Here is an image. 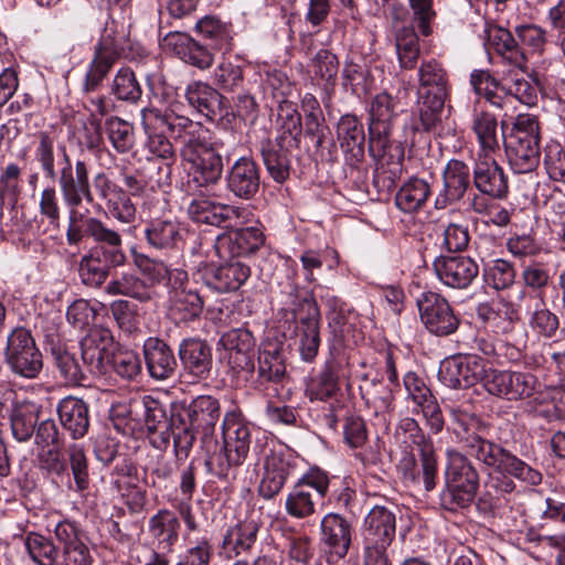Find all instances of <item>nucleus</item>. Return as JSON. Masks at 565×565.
Wrapping results in <instances>:
<instances>
[{
    "mask_svg": "<svg viewBox=\"0 0 565 565\" xmlns=\"http://www.w3.org/2000/svg\"><path fill=\"white\" fill-rule=\"evenodd\" d=\"M337 134L342 150L355 161H361L365 143L363 124L353 115H344L338 122Z\"/></svg>",
    "mask_w": 565,
    "mask_h": 565,
    "instance_id": "4c0bfd02",
    "label": "nucleus"
},
{
    "mask_svg": "<svg viewBox=\"0 0 565 565\" xmlns=\"http://www.w3.org/2000/svg\"><path fill=\"white\" fill-rule=\"evenodd\" d=\"M220 344L228 352L227 359L233 370L247 373L255 371L253 358L256 341L249 330L232 329L221 337Z\"/></svg>",
    "mask_w": 565,
    "mask_h": 565,
    "instance_id": "4be33fe9",
    "label": "nucleus"
},
{
    "mask_svg": "<svg viewBox=\"0 0 565 565\" xmlns=\"http://www.w3.org/2000/svg\"><path fill=\"white\" fill-rule=\"evenodd\" d=\"M395 46L402 68L413 70L420 54L419 40L413 28L404 26L397 31Z\"/></svg>",
    "mask_w": 565,
    "mask_h": 565,
    "instance_id": "3c124183",
    "label": "nucleus"
},
{
    "mask_svg": "<svg viewBox=\"0 0 565 565\" xmlns=\"http://www.w3.org/2000/svg\"><path fill=\"white\" fill-rule=\"evenodd\" d=\"M51 354L63 380L67 384H81L84 379V372L75 354L60 343L51 347Z\"/></svg>",
    "mask_w": 565,
    "mask_h": 565,
    "instance_id": "603ef678",
    "label": "nucleus"
},
{
    "mask_svg": "<svg viewBox=\"0 0 565 565\" xmlns=\"http://www.w3.org/2000/svg\"><path fill=\"white\" fill-rule=\"evenodd\" d=\"M470 186V169L460 160L448 161L443 172V190L437 206H446L461 200Z\"/></svg>",
    "mask_w": 565,
    "mask_h": 565,
    "instance_id": "c756f323",
    "label": "nucleus"
},
{
    "mask_svg": "<svg viewBox=\"0 0 565 565\" xmlns=\"http://www.w3.org/2000/svg\"><path fill=\"white\" fill-rule=\"evenodd\" d=\"M396 103L387 93L377 94L370 107L369 135L384 136L392 134L393 121L397 117Z\"/></svg>",
    "mask_w": 565,
    "mask_h": 565,
    "instance_id": "ea45409f",
    "label": "nucleus"
},
{
    "mask_svg": "<svg viewBox=\"0 0 565 565\" xmlns=\"http://www.w3.org/2000/svg\"><path fill=\"white\" fill-rule=\"evenodd\" d=\"M249 276V267L235 260L207 269L204 275V284L221 294L232 292L238 290Z\"/></svg>",
    "mask_w": 565,
    "mask_h": 565,
    "instance_id": "c85d7f7f",
    "label": "nucleus"
},
{
    "mask_svg": "<svg viewBox=\"0 0 565 565\" xmlns=\"http://www.w3.org/2000/svg\"><path fill=\"white\" fill-rule=\"evenodd\" d=\"M481 383L490 395L509 402L530 398L540 386L532 373L497 369L487 370Z\"/></svg>",
    "mask_w": 565,
    "mask_h": 565,
    "instance_id": "ddd939ff",
    "label": "nucleus"
},
{
    "mask_svg": "<svg viewBox=\"0 0 565 565\" xmlns=\"http://www.w3.org/2000/svg\"><path fill=\"white\" fill-rule=\"evenodd\" d=\"M145 236L149 246L159 250L177 249L183 241L180 223L171 217L151 220L145 230Z\"/></svg>",
    "mask_w": 565,
    "mask_h": 565,
    "instance_id": "c9c22d12",
    "label": "nucleus"
},
{
    "mask_svg": "<svg viewBox=\"0 0 565 565\" xmlns=\"http://www.w3.org/2000/svg\"><path fill=\"white\" fill-rule=\"evenodd\" d=\"M54 537L61 548V565H93L94 557L85 531L74 521H60Z\"/></svg>",
    "mask_w": 565,
    "mask_h": 565,
    "instance_id": "f3484780",
    "label": "nucleus"
},
{
    "mask_svg": "<svg viewBox=\"0 0 565 565\" xmlns=\"http://www.w3.org/2000/svg\"><path fill=\"white\" fill-rule=\"evenodd\" d=\"M164 45L184 63L200 70H206L213 64V53L205 45L185 33H169L164 38Z\"/></svg>",
    "mask_w": 565,
    "mask_h": 565,
    "instance_id": "bb28decb",
    "label": "nucleus"
},
{
    "mask_svg": "<svg viewBox=\"0 0 565 565\" xmlns=\"http://www.w3.org/2000/svg\"><path fill=\"white\" fill-rule=\"evenodd\" d=\"M258 377L265 382H278L286 373L282 347L278 342H265L258 352Z\"/></svg>",
    "mask_w": 565,
    "mask_h": 565,
    "instance_id": "79ce46f5",
    "label": "nucleus"
},
{
    "mask_svg": "<svg viewBox=\"0 0 565 565\" xmlns=\"http://www.w3.org/2000/svg\"><path fill=\"white\" fill-rule=\"evenodd\" d=\"M189 104L209 119H213L221 110V95L206 83L194 82L185 92Z\"/></svg>",
    "mask_w": 565,
    "mask_h": 565,
    "instance_id": "a18cd8bd",
    "label": "nucleus"
},
{
    "mask_svg": "<svg viewBox=\"0 0 565 565\" xmlns=\"http://www.w3.org/2000/svg\"><path fill=\"white\" fill-rule=\"evenodd\" d=\"M113 94L120 100L135 103L142 94L141 87L136 79L135 73L128 68H120L111 85Z\"/></svg>",
    "mask_w": 565,
    "mask_h": 565,
    "instance_id": "13d9d810",
    "label": "nucleus"
},
{
    "mask_svg": "<svg viewBox=\"0 0 565 565\" xmlns=\"http://www.w3.org/2000/svg\"><path fill=\"white\" fill-rule=\"evenodd\" d=\"M260 524L254 519L239 521L230 527L223 539V548L235 555L250 552L257 542Z\"/></svg>",
    "mask_w": 565,
    "mask_h": 565,
    "instance_id": "a19ab883",
    "label": "nucleus"
},
{
    "mask_svg": "<svg viewBox=\"0 0 565 565\" xmlns=\"http://www.w3.org/2000/svg\"><path fill=\"white\" fill-rule=\"evenodd\" d=\"M237 213L236 207L222 204L205 195L193 198L188 205V215L193 222L212 226H221L233 215H238Z\"/></svg>",
    "mask_w": 565,
    "mask_h": 565,
    "instance_id": "f704fd0d",
    "label": "nucleus"
},
{
    "mask_svg": "<svg viewBox=\"0 0 565 565\" xmlns=\"http://www.w3.org/2000/svg\"><path fill=\"white\" fill-rule=\"evenodd\" d=\"M39 409L30 403L17 404L10 414L11 430L18 441H26L34 434Z\"/></svg>",
    "mask_w": 565,
    "mask_h": 565,
    "instance_id": "de8ad7c7",
    "label": "nucleus"
},
{
    "mask_svg": "<svg viewBox=\"0 0 565 565\" xmlns=\"http://www.w3.org/2000/svg\"><path fill=\"white\" fill-rule=\"evenodd\" d=\"M530 327L539 335L553 339L559 328V318L546 307L536 308L530 317Z\"/></svg>",
    "mask_w": 565,
    "mask_h": 565,
    "instance_id": "0e129e2a",
    "label": "nucleus"
},
{
    "mask_svg": "<svg viewBox=\"0 0 565 565\" xmlns=\"http://www.w3.org/2000/svg\"><path fill=\"white\" fill-rule=\"evenodd\" d=\"M141 404L147 430L151 434H160V443H158L156 447H167L170 440L171 427L164 406L158 399L149 395L142 397Z\"/></svg>",
    "mask_w": 565,
    "mask_h": 565,
    "instance_id": "c03bdc74",
    "label": "nucleus"
},
{
    "mask_svg": "<svg viewBox=\"0 0 565 565\" xmlns=\"http://www.w3.org/2000/svg\"><path fill=\"white\" fill-rule=\"evenodd\" d=\"M141 121L146 131L166 132L169 138L180 142L181 148H190L209 137V130L201 122L178 115L173 110L145 108L141 111Z\"/></svg>",
    "mask_w": 565,
    "mask_h": 565,
    "instance_id": "9d476101",
    "label": "nucleus"
},
{
    "mask_svg": "<svg viewBox=\"0 0 565 565\" xmlns=\"http://www.w3.org/2000/svg\"><path fill=\"white\" fill-rule=\"evenodd\" d=\"M222 142H210L209 137L190 148H181L180 156L191 181L198 186L217 183L223 172L222 156L218 147Z\"/></svg>",
    "mask_w": 565,
    "mask_h": 565,
    "instance_id": "9b49d317",
    "label": "nucleus"
},
{
    "mask_svg": "<svg viewBox=\"0 0 565 565\" xmlns=\"http://www.w3.org/2000/svg\"><path fill=\"white\" fill-rule=\"evenodd\" d=\"M62 427L71 435L73 439L83 438L89 429V406L75 396L62 398L56 407Z\"/></svg>",
    "mask_w": 565,
    "mask_h": 565,
    "instance_id": "cd10ccee",
    "label": "nucleus"
},
{
    "mask_svg": "<svg viewBox=\"0 0 565 565\" xmlns=\"http://www.w3.org/2000/svg\"><path fill=\"white\" fill-rule=\"evenodd\" d=\"M444 471L445 487L440 492V504L448 511L470 507L479 489L480 477L470 459L455 448L446 451Z\"/></svg>",
    "mask_w": 565,
    "mask_h": 565,
    "instance_id": "39448f33",
    "label": "nucleus"
},
{
    "mask_svg": "<svg viewBox=\"0 0 565 565\" xmlns=\"http://www.w3.org/2000/svg\"><path fill=\"white\" fill-rule=\"evenodd\" d=\"M320 543L330 553L344 557L352 542V524L339 513L324 515L320 523Z\"/></svg>",
    "mask_w": 565,
    "mask_h": 565,
    "instance_id": "393cba45",
    "label": "nucleus"
},
{
    "mask_svg": "<svg viewBox=\"0 0 565 565\" xmlns=\"http://www.w3.org/2000/svg\"><path fill=\"white\" fill-rule=\"evenodd\" d=\"M287 128L276 139L260 143V154L268 174L282 183L290 174V148L298 147L301 135V117L295 111L287 116Z\"/></svg>",
    "mask_w": 565,
    "mask_h": 565,
    "instance_id": "1a4fd4ad",
    "label": "nucleus"
},
{
    "mask_svg": "<svg viewBox=\"0 0 565 565\" xmlns=\"http://www.w3.org/2000/svg\"><path fill=\"white\" fill-rule=\"evenodd\" d=\"M134 263L152 285L160 284L167 278L170 279L173 273L163 262L151 259L145 254H135Z\"/></svg>",
    "mask_w": 565,
    "mask_h": 565,
    "instance_id": "338daca9",
    "label": "nucleus"
},
{
    "mask_svg": "<svg viewBox=\"0 0 565 565\" xmlns=\"http://www.w3.org/2000/svg\"><path fill=\"white\" fill-rule=\"evenodd\" d=\"M221 415L220 401L211 395L196 396L189 403H174L171 408L170 427L177 458L189 457L196 434H201V441L207 451L212 443L216 445L214 433Z\"/></svg>",
    "mask_w": 565,
    "mask_h": 565,
    "instance_id": "f03ea898",
    "label": "nucleus"
},
{
    "mask_svg": "<svg viewBox=\"0 0 565 565\" xmlns=\"http://www.w3.org/2000/svg\"><path fill=\"white\" fill-rule=\"evenodd\" d=\"M478 317L492 324L501 332H509L512 330L514 321V311L507 305H500L497 308L490 303H480L477 308Z\"/></svg>",
    "mask_w": 565,
    "mask_h": 565,
    "instance_id": "bf43d9fd",
    "label": "nucleus"
},
{
    "mask_svg": "<svg viewBox=\"0 0 565 565\" xmlns=\"http://www.w3.org/2000/svg\"><path fill=\"white\" fill-rule=\"evenodd\" d=\"M403 443L416 446L420 451L422 479L426 491L436 487L437 460L433 454L430 439L424 434L418 423L411 417L399 419L395 431Z\"/></svg>",
    "mask_w": 565,
    "mask_h": 565,
    "instance_id": "a211bd4d",
    "label": "nucleus"
},
{
    "mask_svg": "<svg viewBox=\"0 0 565 565\" xmlns=\"http://www.w3.org/2000/svg\"><path fill=\"white\" fill-rule=\"evenodd\" d=\"M180 522L175 514L167 509L159 510L149 520V531L153 537L172 546L179 537Z\"/></svg>",
    "mask_w": 565,
    "mask_h": 565,
    "instance_id": "864d4df0",
    "label": "nucleus"
},
{
    "mask_svg": "<svg viewBox=\"0 0 565 565\" xmlns=\"http://www.w3.org/2000/svg\"><path fill=\"white\" fill-rule=\"evenodd\" d=\"M195 29L203 38L213 41L217 50L227 51L231 49V29L220 19L206 15L195 23Z\"/></svg>",
    "mask_w": 565,
    "mask_h": 565,
    "instance_id": "5fc2aeb1",
    "label": "nucleus"
},
{
    "mask_svg": "<svg viewBox=\"0 0 565 565\" xmlns=\"http://www.w3.org/2000/svg\"><path fill=\"white\" fill-rule=\"evenodd\" d=\"M318 499L295 484L286 498L285 509L288 515L295 519H307L316 511Z\"/></svg>",
    "mask_w": 565,
    "mask_h": 565,
    "instance_id": "4d7b16f0",
    "label": "nucleus"
},
{
    "mask_svg": "<svg viewBox=\"0 0 565 565\" xmlns=\"http://www.w3.org/2000/svg\"><path fill=\"white\" fill-rule=\"evenodd\" d=\"M265 243L264 233L255 226L236 230L218 241V250L230 256H247L258 250Z\"/></svg>",
    "mask_w": 565,
    "mask_h": 565,
    "instance_id": "e433bc0d",
    "label": "nucleus"
},
{
    "mask_svg": "<svg viewBox=\"0 0 565 565\" xmlns=\"http://www.w3.org/2000/svg\"><path fill=\"white\" fill-rule=\"evenodd\" d=\"M24 545L31 559L38 565H57L58 546L39 533L30 532L24 539Z\"/></svg>",
    "mask_w": 565,
    "mask_h": 565,
    "instance_id": "09e8293b",
    "label": "nucleus"
},
{
    "mask_svg": "<svg viewBox=\"0 0 565 565\" xmlns=\"http://www.w3.org/2000/svg\"><path fill=\"white\" fill-rule=\"evenodd\" d=\"M501 124L502 142L510 167L516 173L534 171L540 163V124L535 116L521 114L505 135Z\"/></svg>",
    "mask_w": 565,
    "mask_h": 565,
    "instance_id": "0eeeda50",
    "label": "nucleus"
},
{
    "mask_svg": "<svg viewBox=\"0 0 565 565\" xmlns=\"http://www.w3.org/2000/svg\"><path fill=\"white\" fill-rule=\"evenodd\" d=\"M86 233L98 246L82 257L78 274L84 285L100 287L106 281L110 267H119L126 263L122 238L117 231L107 227L96 217L86 221Z\"/></svg>",
    "mask_w": 565,
    "mask_h": 565,
    "instance_id": "20e7f679",
    "label": "nucleus"
},
{
    "mask_svg": "<svg viewBox=\"0 0 565 565\" xmlns=\"http://www.w3.org/2000/svg\"><path fill=\"white\" fill-rule=\"evenodd\" d=\"M114 337L109 329L95 326L81 341L82 359L89 372L102 374L110 364Z\"/></svg>",
    "mask_w": 565,
    "mask_h": 565,
    "instance_id": "aec40b11",
    "label": "nucleus"
},
{
    "mask_svg": "<svg viewBox=\"0 0 565 565\" xmlns=\"http://www.w3.org/2000/svg\"><path fill=\"white\" fill-rule=\"evenodd\" d=\"M471 129L484 156H491L500 150L502 132L498 131V120L493 114L476 110L472 116Z\"/></svg>",
    "mask_w": 565,
    "mask_h": 565,
    "instance_id": "58836bf2",
    "label": "nucleus"
},
{
    "mask_svg": "<svg viewBox=\"0 0 565 565\" xmlns=\"http://www.w3.org/2000/svg\"><path fill=\"white\" fill-rule=\"evenodd\" d=\"M67 455L77 490H86L89 484V472L88 461L83 446L78 444L70 445Z\"/></svg>",
    "mask_w": 565,
    "mask_h": 565,
    "instance_id": "680f3d73",
    "label": "nucleus"
},
{
    "mask_svg": "<svg viewBox=\"0 0 565 565\" xmlns=\"http://www.w3.org/2000/svg\"><path fill=\"white\" fill-rule=\"evenodd\" d=\"M418 81L419 122L425 131H433L441 124L449 88L448 74L441 63L431 58L420 64Z\"/></svg>",
    "mask_w": 565,
    "mask_h": 565,
    "instance_id": "423d86ee",
    "label": "nucleus"
},
{
    "mask_svg": "<svg viewBox=\"0 0 565 565\" xmlns=\"http://www.w3.org/2000/svg\"><path fill=\"white\" fill-rule=\"evenodd\" d=\"M110 311L122 332L130 335L139 330V317L135 305L127 300H115L110 303Z\"/></svg>",
    "mask_w": 565,
    "mask_h": 565,
    "instance_id": "e2e57ef3",
    "label": "nucleus"
},
{
    "mask_svg": "<svg viewBox=\"0 0 565 565\" xmlns=\"http://www.w3.org/2000/svg\"><path fill=\"white\" fill-rule=\"evenodd\" d=\"M431 194L428 181L413 177L406 181L395 195L397 207L405 213H413L420 210Z\"/></svg>",
    "mask_w": 565,
    "mask_h": 565,
    "instance_id": "37998d69",
    "label": "nucleus"
},
{
    "mask_svg": "<svg viewBox=\"0 0 565 565\" xmlns=\"http://www.w3.org/2000/svg\"><path fill=\"white\" fill-rule=\"evenodd\" d=\"M106 135L113 147L120 153L129 151L135 143L134 127L130 122L111 116L105 121Z\"/></svg>",
    "mask_w": 565,
    "mask_h": 565,
    "instance_id": "6e6d98bb",
    "label": "nucleus"
},
{
    "mask_svg": "<svg viewBox=\"0 0 565 565\" xmlns=\"http://www.w3.org/2000/svg\"><path fill=\"white\" fill-rule=\"evenodd\" d=\"M486 371L478 356L459 355L447 359L441 364L439 376L449 387L467 388L481 381Z\"/></svg>",
    "mask_w": 565,
    "mask_h": 565,
    "instance_id": "412c9836",
    "label": "nucleus"
},
{
    "mask_svg": "<svg viewBox=\"0 0 565 565\" xmlns=\"http://www.w3.org/2000/svg\"><path fill=\"white\" fill-rule=\"evenodd\" d=\"M438 278L448 287L465 289L477 278L479 267L469 257L441 256L434 264Z\"/></svg>",
    "mask_w": 565,
    "mask_h": 565,
    "instance_id": "5701e85b",
    "label": "nucleus"
},
{
    "mask_svg": "<svg viewBox=\"0 0 565 565\" xmlns=\"http://www.w3.org/2000/svg\"><path fill=\"white\" fill-rule=\"evenodd\" d=\"M340 363L330 359L322 370L307 382L305 394L310 402H327L340 392Z\"/></svg>",
    "mask_w": 565,
    "mask_h": 565,
    "instance_id": "473e14b6",
    "label": "nucleus"
},
{
    "mask_svg": "<svg viewBox=\"0 0 565 565\" xmlns=\"http://www.w3.org/2000/svg\"><path fill=\"white\" fill-rule=\"evenodd\" d=\"M4 360L14 374L25 379H35L43 367L42 353L24 327H17L8 334Z\"/></svg>",
    "mask_w": 565,
    "mask_h": 565,
    "instance_id": "f8f14e48",
    "label": "nucleus"
},
{
    "mask_svg": "<svg viewBox=\"0 0 565 565\" xmlns=\"http://www.w3.org/2000/svg\"><path fill=\"white\" fill-rule=\"evenodd\" d=\"M224 445L209 455L205 460L210 473L220 479H230L235 468L246 459L250 446L249 428L243 423L225 415L222 424Z\"/></svg>",
    "mask_w": 565,
    "mask_h": 565,
    "instance_id": "6e6552de",
    "label": "nucleus"
},
{
    "mask_svg": "<svg viewBox=\"0 0 565 565\" xmlns=\"http://www.w3.org/2000/svg\"><path fill=\"white\" fill-rule=\"evenodd\" d=\"M392 134L370 137L369 151L376 160L374 182L376 185L383 182L386 188H392L395 180L403 172L405 150L401 142L391 138Z\"/></svg>",
    "mask_w": 565,
    "mask_h": 565,
    "instance_id": "4468645a",
    "label": "nucleus"
},
{
    "mask_svg": "<svg viewBox=\"0 0 565 565\" xmlns=\"http://www.w3.org/2000/svg\"><path fill=\"white\" fill-rule=\"evenodd\" d=\"M114 371L126 380L135 379L141 372V360L134 351H120L110 358Z\"/></svg>",
    "mask_w": 565,
    "mask_h": 565,
    "instance_id": "774afa93",
    "label": "nucleus"
},
{
    "mask_svg": "<svg viewBox=\"0 0 565 565\" xmlns=\"http://www.w3.org/2000/svg\"><path fill=\"white\" fill-rule=\"evenodd\" d=\"M396 532L395 512L385 505H374L364 519L365 548L387 550Z\"/></svg>",
    "mask_w": 565,
    "mask_h": 565,
    "instance_id": "6ab92c4d",
    "label": "nucleus"
},
{
    "mask_svg": "<svg viewBox=\"0 0 565 565\" xmlns=\"http://www.w3.org/2000/svg\"><path fill=\"white\" fill-rule=\"evenodd\" d=\"M35 137V160L40 163L45 177L57 180L61 195L66 206L73 210L78 209L83 201L92 203L94 195L89 181L88 164L83 160H77L73 163L65 147H62L61 168L56 171L54 164V138L46 131H40Z\"/></svg>",
    "mask_w": 565,
    "mask_h": 565,
    "instance_id": "7ed1b4c3",
    "label": "nucleus"
},
{
    "mask_svg": "<svg viewBox=\"0 0 565 565\" xmlns=\"http://www.w3.org/2000/svg\"><path fill=\"white\" fill-rule=\"evenodd\" d=\"M146 365L151 377L162 381L172 376L177 359L171 348L158 338H149L143 344Z\"/></svg>",
    "mask_w": 565,
    "mask_h": 565,
    "instance_id": "2f4dec72",
    "label": "nucleus"
},
{
    "mask_svg": "<svg viewBox=\"0 0 565 565\" xmlns=\"http://www.w3.org/2000/svg\"><path fill=\"white\" fill-rule=\"evenodd\" d=\"M420 320L426 329L438 337H446L457 331L460 319L441 295L427 291L417 299Z\"/></svg>",
    "mask_w": 565,
    "mask_h": 565,
    "instance_id": "dca6fc26",
    "label": "nucleus"
},
{
    "mask_svg": "<svg viewBox=\"0 0 565 565\" xmlns=\"http://www.w3.org/2000/svg\"><path fill=\"white\" fill-rule=\"evenodd\" d=\"M105 292L109 296H125L134 298L140 302H147L151 299V291L148 284L135 273H122L120 276L111 279L105 286Z\"/></svg>",
    "mask_w": 565,
    "mask_h": 565,
    "instance_id": "49530a36",
    "label": "nucleus"
},
{
    "mask_svg": "<svg viewBox=\"0 0 565 565\" xmlns=\"http://www.w3.org/2000/svg\"><path fill=\"white\" fill-rule=\"evenodd\" d=\"M473 184L482 194L494 199H503L509 192L508 175L490 156L476 162Z\"/></svg>",
    "mask_w": 565,
    "mask_h": 565,
    "instance_id": "a878e982",
    "label": "nucleus"
},
{
    "mask_svg": "<svg viewBox=\"0 0 565 565\" xmlns=\"http://www.w3.org/2000/svg\"><path fill=\"white\" fill-rule=\"evenodd\" d=\"M294 471V466L281 454L270 451L264 462V476L258 487V493L265 500L276 497Z\"/></svg>",
    "mask_w": 565,
    "mask_h": 565,
    "instance_id": "7c9ffc66",
    "label": "nucleus"
},
{
    "mask_svg": "<svg viewBox=\"0 0 565 565\" xmlns=\"http://www.w3.org/2000/svg\"><path fill=\"white\" fill-rule=\"evenodd\" d=\"M169 302L171 315L181 321L198 319L204 307L203 296L181 269H174L170 276Z\"/></svg>",
    "mask_w": 565,
    "mask_h": 565,
    "instance_id": "2eb2a0df",
    "label": "nucleus"
},
{
    "mask_svg": "<svg viewBox=\"0 0 565 565\" xmlns=\"http://www.w3.org/2000/svg\"><path fill=\"white\" fill-rule=\"evenodd\" d=\"M180 361L185 371L199 379H205L212 369L211 347L200 339H185L179 347Z\"/></svg>",
    "mask_w": 565,
    "mask_h": 565,
    "instance_id": "72a5a7b5",
    "label": "nucleus"
},
{
    "mask_svg": "<svg viewBox=\"0 0 565 565\" xmlns=\"http://www.w3.org/2000/svg\"><path fill=\"white\" fill-rule=\"evenodd\" d=\"M470 83L477 95L483 97L491 106L502 109L509 103V96L498 94L500 88L499 82L490 74L489 71H473L470 76Z\"/></svg>",
    "mask_w": 565,
    "mask_h": 565,
    "instance_id": "8fccbe9b",
    "label": "nucleus"
},
{
    "mask_svg": "<svg viewBox=\"0 0 565 565\" xmlns=\"http://www.w3.org/2000/svg\"><path fill=\"white\" fill-rule=\"evenodd\" d=\"M360 390L366 403H373L380 409L390 407L393 399L392 391L380 379H365Z\"/></svg>",
    "mask_w": 565,
    "mask_h": 565,
    "instance_id": "69168bd1",
    "label": "nucleus"
},
{
    "mask_svg": "<svg viewBox=\"0 0 565 565\" xmlns=\"http://www.w3.org/2000/svg\"><path fill=\"white\" fill-rule=\"evenodd\" d=\"M450 416L460 428L455 431L469 456L488 468L513 477L525 484L537 486L542 482L543 476L539 469L481 435L483 425L477 415L460 407H451Z\"/></svg>",
    "mask_w": 565,
    "mask_h": 565,
    "instance_id": "f257e3e1",
    "label": "nucleus"
},
{
    "mask_svg": "<svg viewBox=\"0 0 565 565\" xmlns=\"http://www.w3.org/2000/svg\"><path fill=\"white\" fill-rule=\"evenodd\" d=\"M486 281L497 290L512 286L515 279V270L511 263L504 259H495L484 267Z\"/></svg>",
    "mask_w": 565,
    "mask_h": 565,
    "instance_id": "052dcab7",
    "label": "nucleus"
},
{
    "mask_svg": "<svg viewBox=\"0 0 565 565\" xmlns=\"http://www.w3.org/2000/svg\"><path fill=\"white\" fill-rule=\"evenodd\" d=\"M226 188L236 198L253 199L260 185L257 163L248 157L237 159L226 173Z\"/></svg>",
    "mask_w": 565,
    "mask_h": 565,
    "instance_id": "b1692460",
    "label": "nucleus"
}]
</instances>
